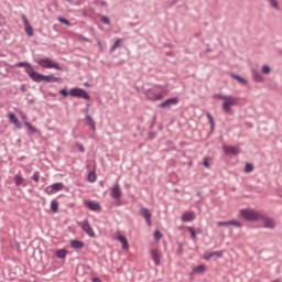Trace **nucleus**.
Wrapping results in <instances>:
<instances>
[{
    "mask_svg": "<svg viewBox=\"0 0 282 282\" xmlns=\"http://www.w3.org/2000/svg\"><path fill=\"white\" fill-rule=\"evenodd\" d=\"M215 98H217L218 100H224L223 111L225 113H232V109H230V107H235V106L239 105V98H237V97L216 94Z\"/></svg>",
    "mask_w": 282,
    "mask_h": 282,
    "instance_id": "1",
    "label": "nucleus"
},
{
    "mask_svg": "<svg viewBox=\"0 0 282 282\" xmlns=\"http://www.w3.org/2000/svg\"><path fill=\"white\" fill-rule=\"evenodd\" d=\"M240 216L243 217L246 221H259L260 219H264L263 214L254 209H241Z\"/></svg>",
    "mask_w": 282,
    "mask_h": 282,
    "instance_id": "2",
    "label": "nucleus"
},
{
    "mask_svg": "<svg viewBox=\"0 0 282 282\" xmlns=\"http://www.w3.org/2000/svg\"><path fill=\"white\" fill-rule=\"evenodd\" d=\"M31 80H33V83H58L63 80V78L54 77V75H43L41 73L35 72Z\"/></svg>",
    "mask_w": 282,
    "mask_h": 282,
    "instance_id": "3",
    "label": "nucleus"
},
{
    "mask_svg": "<svg viewBox=\"0 0 282 282\" xmlns=\"http://www.w3.org/2000/svg\"><path fill=\"white\" fill-rule=\"evenodd\" d=\"M37 65L44 69H57V72H63L62 65L50 59L48 57L39 59Z\"/></svg>",
    "mask_w": 282,
    "mask_h": 282,
    "instance_id": "4",
    "label": "nucleus"
},
{
    "mask_svg": "<svg viewBox=\"0 0 282 282\" xmlns=\"http://www.w3.org/2000/svg\"><path fill=\"white\" fill-rule=\"evenodd\" d=\"M69 96H72L73 98H83L84 100H91V96L89 95V93L78 87L72 88L69 90Z\"/></svg>",
    "mask_w": 282,
    "mask_h": 282,
    "instance_id": "5",
    "label": "nucleus"
},
{
    "mask_svg": "<svg viewBox=\"0 0 282 282\" xmlns=\"http://www.w3.org/2000/svg\"><path fill=\"white\" fill-rule=\"evenodd\" d=\"M15 67H24L25 74H28V76L31 79L33 78L34 74L36 73L34 67H32V64H30L28 62H19L18 64H15Z\"/></svg>",
    "mask_w": 282,
    "mask_h": 282,
    "instance_id": "6",
    "label": "nucleus"
},
{
    "mask_svg": "<svg viewBox=\"0 0 282 282\" xmlns=\"http://www.w3.org/2000/svg\"><path fill=\"white\" fill-rule=\"evenodd\" d=\"M145 97L148 100L155 102L158 100H163L164 95L162 93L155 94V91H153V89H148V90H145Z\"/></svg>",
    "mask_w": 282,
    "mask_h": 282,
    "instance_id": "7",
    "label": "nucleus"
},
{
    "mask_svg": "<svg viewBox=\"0 0 282 282\" xmlns=\"http://www.w3.org/2000/svg\"><path fill=\"white\" fill-rule=\"evenodd\" d=\"M180 105V98L174 97V98H169L165 101L161 102L159 107L161 109H171V107Z\"/></svg>",
    "mask_w": 282,
    "mask_h": 282,
    "instance_id": "8",
    "label": "nucleus"
},
{
    "mask_svg": "<svg viewBox=\"0 0 282 282\" xmlns=\"http://www.w3.org/2000/svg\"><path fill=\"white\" fill-rule=\"evenodd\" d=\"M82 230H84V232H86L88 237H96V232L94 231V228H91V225H89V220L87 219L82 224Z\"/></svg>",
    "mask_w": 282,
    "mask_h": 282,
    "instance_id": "9",
    "label": "nucleus"
},
{
    "mask_svg": "<svg viewBox=\"0 0 282 282\" xmlns=\"http://www.w3.org/2000/svg\"><path fill=\"white\" fill-rule=\"evenodd\" d=\"M223 151H225L226 155H239V153H241V149H239V147L224 145Z\"/></svg>",
    "mask_w": 282,
    "mask_h": 282,
    "instance_id": "10",
    "label": "nucleus"
},
{
    "mask_svg": "<svg viewBox=\"0 0 282 282\" xmlns=\"http://www.w3.org/2000/svg\"><path fill=\"white\" fill-rule=\"evenodd\" d=\"M110 196L112 199H120V197H122V189H120V185L118 183L111 187Z\"/></svg>",
    "mask_w": 282,
    "mask_h": 282,
    "instance_id": "11",
    "label": "nucleus"
},
{
    "mask_svg": "<svg viewBox=\"0 0 282 282\" xmlns=\"http://www.w3.org/2000/svg\"><path fill=\"white\" fill-rule=\"evenodd\" d=\"M84 205L86 206V208H89V210H94L95 213H100L101 210L100 204H98L97 202L85 200Z\"/></svg>",
    "mask_w": 282,
    "mask_h": 282,
    "instance_id": "12",
    "label": "nucleus"
},
{
    "mask_svg": "<svg viewBox=\"0 0 282 282\" xmlns=\"http://www.w3.org/2000/svg\"><path fill=\"white\" fill-rule=\"evenodd\" d=\"M139 215L145 219L148 226H152V224H151V212L149 210V208L142 207L139 210Z\"/></svg>",
    "mask_w": 282,
    "mask_h": 282,
    "instance_id": "13",
    "label": "nucleus"
},
{
    "mask_svg": "<svg viewBox=\"0 0 282 282\" xmlns=\"http://www.w3.org/2000/svg\"><path fill=\"white\" fill-rule=\"evenodd\" d=\"M22 21L24 23V28H25V32H26L28 36H34V29L30 24L28 17L22 15Z\"/></svg>",
    "mask_w": 282,
    "mask_h": 282,
    "instance_id": "14",
    "label": "nucleus"
},
{
    "mask_svg": "<svg viewBox=\"0 0 282 282\" xmlns=\"http://www.w3.org/2000/svg\"><path fill=\"white\" fill-rule=\"evenodd\" d=\"M151 257L152 261L154 262L155 265H161L162 264V256L160 254V251L158 249H152L151 250Z\"/></svg>",
    "mask_w": 282,
    "mask_h": 282,
    "instance_id": "15",
    "label": "nucleus"
},
{
    "mask_svg": "<svg viewBox=\"0 0 282 282\" xmlns=\"http://www.w3.org/2000/svg\"><path fill=\"white\" fill-rule=\"evenodd\" d=\"M8 118L12 124H14L15 129H22L23 126L21 124V121H19V118H17V115L14 112H11L8 115Z\"/></svg>",
    "mask_w": 282,
    "mask_h": 282,
    "instance_id": "16",
    "label": "nucleus"
},
{
    "mask_svg": "<svg viewBox=\"0 0 282 282\" xmlns=\"http://www.w3.org/2000/svg\"><path fill=\"white\" fill-rule=\"evenodd\" d=\"M264 218H260V220L264 221L263 224V228H270L271 230H273V228H275V224H274V219L267 217L265 215H263Z\"/></svg>",
    "mask_w": 282,
    "mask_h": 282,
    "instance_id": "17",
    "label": "nucleus"
},
{
    "mask_svg": "<svg viewBox=\"0 0 282 282\" xmlns=\"http://www.w3.org/2000/svg\"><path fill=\"white\" fill-rule=\"evenodd\" d=\"M118 241L122 245V250H129V240L123 235L117 237Z\"/></svg>",
    "mask_w": 282,
    "mask_h": 282,
    "instance_id": "18",
    "label": "nucleus"
},
{
    "mask_svg": "<svg viewBox=\"0 0 282 282\" xmlns=\"http://www.w3.org/2000/svg\"><path fill=\"white\" fill-rule=\"evenodd\" d=\"M70 246L75 250H83V248H85V242L80 240H70Z\"/></svg>",
    "mask_w": 282,
    "mask_h": 282,
    "instance_id": "19",
    "label": "nucleus"
},
{
    "mask_svg": "<svg viewBox=\"0 0 282 282\" xmlns=\"http://www.w3.org/2000/svg\"><path fill=\"white\" fill-rule=\"evenodd\" d=\"M182 221H193L195 219V213L188 212L182 215L181 217Z\"/></svg>",
    "mask_w": 282,
    "mask_h": 282,
    "instance_id": "20",
    "label": "nucleus"
},
{
    "mask_svg": "<svg viewBox=\"0 0 282 282\" xmlns=\"http://www.w3.org/2000/svg\"><path fill=\"white\" fill-rule=\"evenodd\" d=\"M252 76L256 83H263V75H261L257 69L252 70Z\"/></svg>",
    "mask_w": 282,
    "mask_h": 282,
    "instance_id": "21",
    "label": "nucleus"
},
{
    "mask_svg": "<svg viewBox=\"0 0 282 282\" xmlns=\"http://www.w3.org/2000/svg\"><path fill=\"white\" fill-rule=\"evenodd\" d=\"M229 76H231L234 78V80H238V83H241L242 85H248V80H246V78H243L235 73H230Z\"/></svg>",
    "mask_w": 282,
    "mask_h": 282,
    "instance_id": "22",
    "label": "nucleus"
},
{
    "mask_svg": "<svg viewBox=\"0 0 282 282\" xmlns=\"http://www.w3.org/2000/svg\"><path fill=\"white\" fill-rule=\"evenodd\" d=\"M25 127L29 129V131L31 133H41L40 129H36V127H34L32 123H30L29 121L24 122Z\"/></svg>",
    "mask_w": 282,
    "mask_h": 282,
    "instance_id": "23",
    "label": "nucleus"
},
{
    "mask_svg": "<svg viewBox=\"0 0 282 282\" xmlns=\"http://www.w3.org/2000/svg\"><path fill=\"white\" fill-rule=\"evenodd\" d=\"M122 43H123L122 39L116 40L113 45L110 47V53L116 52V50H118V47H122Z\"/></svg>",
    "mask_w": 282,
    "mask_h": 282,
    "instance_id": "24",
    "label": "nucleus"
},
{
    "mask_svg": "<svg viewBox=\"0 0 282 282\" xmlns=\"http://www.w3.org/2000/svg\"><path fill=\"white\" fill-rule=\"evenodd\" d=\"M193 272L195 274H204V272H206V265L199 264L193 269Z\"/></svg>",
    "mask_w": 282,
    "mask_h": 282,
    "instance_id": "25",
    "label": "nucleus"
},
{
    "mask_svg": "<svg viewBox=\"0 0 282 282\" xmlns=\"http://www.w3.org/2000/svg\"><path fill=\"white\" fill-rule=\"evenodd\" d=\"M86 120H87L89 127L91 128V130L96 131V121L94 120V118H91V116L87 115Z\"/></svg>",
    "mask_w": 282,
    "mask_h": 282,
    "instance_id": "26",
    "label": "nucleus"
},
{
    "mask_svg": "<svg viewBox=\"0 0 282 282\" xmlns=\"http://www.w3.org/2000/svg\"><path fill=\"white\" fill-rule=\"evenodd\" d=\"M206 116L210 124V131H215V119H213V115H210V112H207Z\"/></svg>",
    "mask_w": 282,
    "mask_h": 282,
    "instance_id": "27",
    "label": "nucleus"
},
{
    "mask_svg": "<svg viewBox=\"0 0 282 282\" xmlns=\"http://www.w3.org/2000/svg\"><path fill=\"white\" fill-rule=\"evenodd\" d=\"M56 257H57V259H65V257H67V250H65V249L57 250Z\"/></svg>",
    "mask_w": 282,
    "mask_h": 282,
    "instance_id": "28",
    "label": "nucleus"
},
{
    "mask_svg": "<svg viewBox=\"0 0 282 282\" xmlns=\"http://www.w3.org/2000/svg\"><path fill=\"white\" fill-rule=\"evenodd\" d=\"M87 180H88V182L94 184V182H96V180H98V176L96 175V172H89L88 176H87Z\"/></svg>",
    "mask_w": 282,
    "mask_h": 282,
    "instance_id": "29",
    "label": "nucleus"
},
{
    "mask_svg": "<svg viewBox=\"0 0 282 282\" xmlns=\"http://www.w3.org/2000/svg\"><path fill=\"white\" fill-rule=\"evenodd\" d=\"M254 171V165L252 163H246L243 172L245 173H252Z\"/></svg>",
    "mask_w": 282,
    "mask_h": 282,
    "instance_id": "30",
    "label": "nucleus"
},
{
    "mask_svg": "<svg viewBox=\"0 0 282 282\" xmlns=\"http://www.w3.org/2000/svg\"><path fill=\"white\" fill-rule=\"evenodd\" d=\"M177 243V250H176V254L178 256V257H182V254H184V247H183V245H182V242H176Z\"/></svg>",
    "mask_w": 282,
    "mask_h": 282,
    "instance_id": "31",
    "label": "nucleus"
},
{
    "mask_svg": "<svg viewBox=\"0 0 282 282\" xmlns=\"http://www.w3.org/2000/svg\"><path fill=\"white\" fill-rule=\"evenodd\" d=\"M54 193H58V191H63V183H54L53 185Z\"/></svg>",
    "mask_w": 282,
    "mask_h": 282,
    "instance_id": "32",
    "label": "nucleus"
},
{
    "mask_svg": "<svg viewBox=\"0 0 282 282\" xmlns=\"http://www.w3.org/2000/svg\"><path fill=\"white\" fill-rule=\"evenodd\" d=\"M14 184L15 186H21V184H23V178L21 177V175L17 174L14 176Z\"/></svg>",
    "mask_w": 282,
    "mask_h": 282,
    "instance_id": "33",
    "label": "nucleus"
},
{
    "mask_svg": "<svg viewBox=\"0 0 282 282\" xmlns=\"http://www.w3.org/2000/svg\"><path fill=\"white\" fill-rule=\"evenodd\" d=\"M51 210L53 213H58V202L52 200V203H51Z\"/></svg>",
    "mask_w": 282,
    "mask_h": 282,
    "instance_id": "34",
    "label": "nucleus"
},
{
    "mask_svg": "<svg viewBox=\"0 0 282 282\" xmlns=\"http://www.w3.org/2000/svg\"><path fill=\"white\" fill-rule=\"evenodd\" d=\"M32 180H33V182H35V184H39V182L41 180V173L34 172Z\"/></svg>",
    "mask_w": 282,
    "mask_h": 282,
    "instance_id": "35",
    "label": "nucleus"
},
{
    "mask_svg": "<svg viewBox=\"0 0 282 282\" xmlns=\"http://www.w3.org/2000/svg\"><path fill=\"white\" fill-rule=\"evenodd\" d=\"M229 226H235L236 228H241L243 226L239 220H229Z\"/></svg>",
    "mask_w": 282,
    "mask_h": 282,
    "instance_id": "36",
    "label": "nucleus"
},
{
    "mask_svg": "<svg viewBox=\"0 0 282 282\" xmlns=\"http://www.w3.org/2000/svg\"><path fill=\"white\" fill-rule=\"evenodd\" d=\"M187 230L189 231L192 239H197V232H195V228L187 227Z\"/></svg>",
    "mask_w": 282,
    "mask_h": 282,
    "instance_id": "37",
    "label": "nucleus"
},
{
    "mask_svg": "<svg viewBox=\"0 0 282 282\" xmlns=\"http://www.w3.org/2000/svg\"><path fill=\"white\" fill-rule=\"evenodd\" d=\"M101 23H104L105 25H110L111 20L109 19V17L102 15L101 17Z\"/></svg>",
    "mask_w": 282,
    "mask_h": 282,
    "instance_id": "38",
    "label": "nucleus"
},
{
    "mask_svg": "<svg viewBox=\"0 0 282 282\" xmlns=\"http://www.w3.org/2000/svg\"><path fill=\"white\" fill-rule=\"evenodd\" d=\"M271 8H274L275 10H279V2L276 0H268Z\"/></svg>",
    "mask_w": 282,
    "mask_h": 282,
    "instance_id": "39",
    "label": "nucleus"
},
{
    "mask_svg": "<svg viewBox=\"0 0 282 282\" xmlns=\"http://www.w3.org/2000/svg\"><path fill=\"white\" fill-rule=\"evenodd\" d=\"M165 144L170 151H175V143L173 141H166Z\"/></svg>",
    "mask_w": 282,
    "mask_h": 282,
    "instance_id": "40",
    "label": "nucleus"
},
{
    "mask_svg": "<svg viewBox=\"0 0 282 282\" xmlns=\"http://www.w3.org/2000/svg\"><path fill=\"white\" fill-rule=\"evenodd\" d=\"M58 21H59V23H63L64 25H72V22H69V20H67L63 17H59Z\"/></svg>",
    "mask_w": 282,
    "mask_h": 282,
    "instance_id": "41",
    "label": "nucleus"
},
{
    "mask_svg": "<svg viewBox=\"0 0 282 282\" xmlns=\"http://www.w3.org/2000/svg\"><path fill=\"white\" fill-rule=\"evenodd\" d=\"M45 193L47 194V195H54V187L51 185V186H47L46 188H45Z\"/></svg>",
    "mask_w": 282,
    "mask_h": 282,
    "instance_id": "42",
    "label": "nucleus"
},
{
    "mask_svg": "<svg viewBox=\"0 0 282 282\" xmlns=\"http://www.w3.org/2000/svg\"><path fill=\"white\" fill-rule=\"evenodd\" d=\"M154 239H156V241H160V239H162V231L155 230L154 231Z\"/></svg>",
    "mask_w": 282,
    "mask_h": 282,
    "instance_id": "43",
    "label": "nucleus"
},
{
    "mask_svg": "<svg viewBox=\"0 0 282 282\" xmlns=\"http://www.w3.org/2000/svg\"><path fill=\"white\" fill-rule=\"evenodd\" d=\"M270 72H272V68H270V66L268 65L262 66V74H270Z\"/></svg>",
    "mask_w": 282,
    "mask_h": 282,
    "instance_id": "44",
    "label": "nucleus"
},
{
    "mask_svg": "<svg viewBox=\"0 0 282 282\" xmlns=\"http://www.w3.org/2000/svg\"><path fill=\"white\" fill-rule=\"evenodd\" d=\"M213 257H215L214 251L205 253L204 259H206V261H210V259H213Z\"/></svg>",
    "mask_w": 282,
    "mask_h": 282,
    "instance_id": "45",
    "label": "nucleus"
},
{
    "mask_svg": "<svg viewBox=\"0 0 282 282\" xmlns=\"http://www.w3.org/2000/svg\"><path fill=\"white\" fill-rule=\"evenodd\" d=\"M208 160H210V158H204L203 160V166H205V169H210V164L208 163Z\"/></svg>",
    "mask_w": 282,
    "mask_h": 282,
    "instance_id": "46",
    "label": "nucleus"
},
{
    "mask_svg": "<svg viewBox=\"0 0 282 282\" xmlns=\"http://www.w3.org/2000/svg\"><path fill=\"white\" fill-rule=\"evenodd\" d=\"M59 94H61V96H63V98H67V96H69V93L65 88L61 89Z\"/></svg>",
    "mask_w": 282,
    "mask_h": 282,
    "instance_id": "47",
    "label": "nucleus"
},
{
    "mask_svg": "<svg viewBox=\"0 0 282 282\" xmlns=\"http://www.w3.org/2000/svg\"><path fill=\"white\" fill-rule=\"evenodd\" d=\"M76 147H77V149L79 150V152L80 153H85V147H83V144L82 143H76Z\"/></svg>",
    "mask_w": 282,
    "mask_h": 282,
    "instance_id": "48",
    "label": "nucleus"
},
{
    "mask_svg": "<svg viewBox=\"0 0 282 282\" xmlns=\"http://www.w3.org/2000/svg\"><path fill=\"white\" fill-rule=\"evenodd\" d=\"M214 257H218V259H221L224 257L223 251H214Z\"/></svg>",
    "mask_w": 282,
    "mask_h": 282,
    "instance_id": "49",
    "label": "nucleus"
},
{
    "mask_svg": "<svg viewBox=\"0 0 282 282\" xmlns=\"http://www.w3.org/2000/svg\"><path fill=\"white\" fill-rule=\"evenodd\" d=\"M89 107H91V105H90V104H87V105H86V108L84 109L85 116H89Z\"/></svg>",
    "mask_w": 282,
    "mask_h": 282,
    "instance_id": "50",
    "label": "nucleus"
},
{
    "mask_svg": "<svg viewBox=\"0 0 282 282\" xmlns=\"http://www.w3.org/2000/svg\"><path fill=\"white\" fill-rule=\"evenodd\" d=\"M217 226H230V220L229 221H218Z\"/></svg>",
    "mask_w": 282,
    "mask_h": 282,
    "instance_id": "51",
    "label": "nucleus"
},
{
    "mask_svg": "<svg viewBox=\"0 0 282 282\" xmlns=\"http://www.w3.org/2000/svg\"><path fill=\"white\" fill-rule=\"evenodd\" d=\"M155 135H158V133H155V132H149L148 133L149 140H153L155 138Z\"/></svg>",
    "mask_w": 282,
    "mask_h": 282,
    "instance_id": "52",
    "label": "nucleus"
},
{
    "mask_svg": "<svg viewBox=\"0 0 282 282\" xmlns=\"http://www.w3.org/2000/svg\"><path fill=\"white\" fill-rule=\"evenodd\" d=\"M98 45L99 47H102V42H100V40L98 41Z\"/></svg>",
    "mask_w": 282,
    "mask_h": 282,
    "instance_id": "53",
    "label": "nucleus"
},
{
    "mask_svg": "<svg viewBox=\"0 0 282 282\" xmlns=\"http://www.w3.org/2000/svg\"><path fill=\"white\" fill-rule=\"evenodd\" d=\"M84 85L85 87H89V82H86Z\"/></svg>",
    "mask_w": 282,
    "mask_h": 282,
    "instance_id": "54",
    "label": "nucleus"
},
{
    "mask_svg": "<svg viewBox=\"0 0 282 282\" xmlns=\"http://www.w3.org/2000/svg\"><path fill=\"white\" fill-rule=\"evenodd\" d=\"M155 87H156L158 89H162V86H160V85H155Z\"/></svg>",
    "mask_w": 282,
    "mask_h": 282,
    "instance_id": "55",
    "label": "nucleus"
},
{
    "mask_svg": "<svg viewBox=\"0 0 282 282\" xmlns=\"http://www.w3.org/2000/svg\"><path fill=\"white\" fill-rule=\"evenodd\" d=\"M178 0H174L173 2H172V6H175V3L177 2Z\"/></svg>",
    "mask_w": 282,
    "mask_h": 282,
    "instance_id": "56",
    "label": "nucleus"
},
{
    "mask_svg": "<svg viewBox=\"0 0 282 282\" xmlns=\"http://www.w3.org/2000/svg\"><path fill=\"white\" fill-rule=\"evenodd\" d=\"M271 282H281V280H273V281H271Z\"/></svg>",
    "mask_w": 282,
    "mask_h": 282,
    "instance_id": "57",
    "label": "nucleus"
},
{
    "mask_svg": "<svg viewBox=\"0 0 282 282\" xmlns=\"http://www.w3.org/2000/svg\"><path fill=\"white\" fill-rule=\"evenodd\" d=\"M68 1V3H73L74 2V0H67Z\"/></svg>",
    "mask_w": 282,
    "mask_h": 282,
    "instance_id": "58",
    "label": "nucleus"
},
{
    "mask_svg": "<svg viewBox=\"0 0 282 282\" xmlns=\"http://www.w3.org/2000/svg\"><path fill=\"white\" fill-rule=\"evenodd\" d=\"M206 52H213V50H210V48H207V50H206Z\"/></svg>",
    "mask_w": 282,
    "mask_h": 282,
    "instance_id": "59",
    "label": "nucleus"
},
{
    "mask_svg": "<svg viewBox=\"0 0 282 282\" xmlns=\"http://www.w3.org/2000/svg\"><path fill=\"white\" fill-rule=\"evenodd\" d=\"M196 36H200V34H196Z\"/></svg>",
    "mask_w": 282,
    "mask_h": 282,
    "instance_id": "60",
    "label": "nucleus"
},
{
    "mask_svg": "<svg viewBox=\"0 0 282 282\" xmlns=\"http://www.w3.org/2000/svg\"><path fill=\"white\" fill-rule=\"evenodd\" d=\"M84 40L89 41L88 39H84Z\"/></svg>",
    "mask_w": 282,
    "mask_h": 282,
    "instance_id": "61",
    "label": "nucleus"
},
{
    "mask_svg": "<svg viewBox=\"0 0 282 282\" xmlns=\"http://www.w3.org/2000/svg\"><path fill=\"white\" fill-rule=\"evenodd\" d=\"M0 18H1V13H0Z\"/></svg>",
    "mask_w": 282,
    "mask_h": 282,
    "instance_id": "62",
    "label": "nucleus"
}]
</instances>
